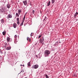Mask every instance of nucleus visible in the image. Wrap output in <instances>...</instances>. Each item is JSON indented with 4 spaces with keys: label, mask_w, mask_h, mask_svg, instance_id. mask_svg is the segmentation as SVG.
Masks as SVG:
<instances>
[{
    "label": "nucleus",
    "mask_w": 78,
    "mask_h": 78,
    "mask_svg": "<svg viewBox=\"0 0 78 78\" xmlns=\"http://www.w3.org/2000/svg\"><path fill=\"white\" fill-rule=\"evenodd\" d=\"M33 36V33H32L30 34V36L31 37V36Z\"/></svg>",
    "instance_id": "obj_29"
},
{
    "label": "nucleus",
    "mask_w": 78,
    "mask_h": 78,
    "mask_svg": "<svg viewBox=\"0 0 78 78\" xmlns=\"http://www.w3.org/2000/svg\"><path fill=\"white\" fill-rule=\"evenodd\" d=\"M47 19V17L46 16H45L44 20H43V21H45V19Z\"/></svg>",
    "instance_id": "obj_25"
},
{
    "label": "nucleus",
    "mask_w": 78,
    "mask_h": 78,
    "mask_svg": "<svg viewBox=\"0 0 78 78\" xmlns=\"http://www.w3.org/2000/svg\"><path fill=\"white\" fill-rule=\"evenodd\" d=\"M16 20L17 21V24L18 25H19L20 22H19V18L17 17L16 18Z\"/></svg>",
    "instance_id": "obj_8"
},
{
    "label": "nucleus",
    "mask_w": 78,
    "mask_h": 78,
    "mask_svg": "<svg viewBox=\"0 0 78 78\" xmlns=\"http://www.w3.org/2000/svg\"><path fill=\"white\" fill-rule=\"evenodd\" d=\"M7 41L8 42H9V41H10V38H9V37H8L7 38Z\"/></svg>",
    "instance_id": "obj_12"
},
{
    "label": "nucleus",
    "mask_w": 78,
    "mask_h": 78,
    "mask_svg": "<svg viewBox=\"0 0 78 78\" xmlns=\"http://www.w3.org/2000/svg\"><path fill=\"white\" fill-rule=\"evenodd\" d=\"M7 7L8 8H10V6H9V4H8L7 5Z\"/></svg>",
    "instance_id": "obj_17"
},
{
    "label": "nucleus",
    "mask_w": 78,
    "mask_h": 78,
    "mask_svg": "<svg viewBox=\"0 0 78 78\" xmlns=\"http://www.w3.org/2000/svg\"><path fill=\"white\" fill-rule=\"evenodd\" d=\"M12 18V15L11 14H9L7 16V19H11V18Z\"/></svg>",
    "instance_id": "obj_4"
},
{
    "label": "nucleus",
    "mask_w": 78,
    "mask_h": 78,
    "mask_svg": "<svg viewBox=\"0 0 78 78\" xmlns=\"http://www.w3.org/2000/svg\"><path fill=\"white\" fill-rule=\"evenodd\" d=\"M23 22H24V21H23L22 23H21V24L20 25V26H22V25H23Z\"/></svg>",
    "instance_id": "obj_19"
},
{
    "label": "nucleus",
    "mask_w": 78,
    "mask_h": 78,
    "mask_svg": "<svg viewBox=\"0 0 78 78\" xmlns=\"http://www.w3.org/2000/svg\"><path fill=\"white\" fill-rule=\"evenodd\" d=\"M11 49V47H7L5 49V50H10Z\"/></svg>",
    "instance_id": "obj_13"
},
{
    "label": "nucleus",
    "mask_w": 78,
    "mask_h": 78,
    "mask_svg": "<svg viewBox=\"0 0 78 78\" xmlns=\"http://www.w3.org/2000/svg\"><path fill=\"white\" fill-rule=\"evenodd\" d=\"M22 72H24V70H22L21 71L20 73H22Z\"/></svg>",
    "instance_id": "obj_30"
},
{
    "label": "nucleus",
    "mask_w": 78,
    "mask_h": 78,
    "mask_svg": "<svg viewBox=\"0 0 78 78\" xmlns=\"http://www.w3.org/2000/svg\"><path fill=\"white\" fill-rule=\"evenodd\" d=\"M30 62H28L27 65L28 66H30Z\"/></svg>",
    "instance_id": "obj_21"
},
{
    "label": "nucleus",
    "mask_w": 78,
    "mask_h": 78,
    "mask_svg": "<svg viewBox=\"0 0 78 78\" xmlns=\"http://www.w3.org/2000/svg\"><path fill=\"white\" fill-rule=\"evenodd\" d=\"M45 76L46 78H49V77H48V75H47V74H45Z\"/></svg>",
    "instance_id": "obj_23"
},
{
    "label": "nucleus",
    "mask_w": 78,
    "mask_h": 78,
    "mask_svg": "<svg viewBox=\"0 0 78 78\" xmlns=\"http://www.w3.org/2000/svg\"><path fill=\"white\" fill-rule=\"evenodd\" d=\"M1 22L2 23H4V20L3 19H2L1 20Z\"/></svg>",
    "instance_id": "obj_18"
},
{
    "label": "nucleus",
    "mask_w": 78,
    "mask_h": 78,
    "mask_svg": "<svg viewBox=\"0 0 78 78\" xmlns=\"http://www.w3.org/2000/svg\"><path fill=\"white\" fill-rule=\"evenodd\" d=\"M59 43H61V42H60Z\"/></svg>",
    "instance_id": "obj_37"
},
{
    "label": "nucleus",
    "mask_w": 78,
    "mask_h": 78,
    "mask_svg": "<svg viewBox=\"0 0 78 78\" xmlns=\"http://www.w3.org/2000/svg\"><path fill=\"white\" fill-rule=\"evenodd\" d=\"M23 66L22 65H20V66Z\"/></svg>",
    "instance_id": "obj_33"
},
{
    "label": "nucleus",
    "mask_w": 78,
    "mask_h": 78,
    "mask_svg": "<svg viewBox=\"0 0 78 78\" xmlns=\"http://www.w3.org/2000/svg\"><path fill=\"white\" fill-rule=\"evenodd\" d=\"M36 56V57H37V55Z\"/></svg>",
    "instance_id": "obj_34"
},
{
    "label": "nucleus",
    "mask_w": 78,
    "mask_h": 78,
    "mask_svg": "<svg viewBox=\"0 0 78 78\" xmlns=\"http://www.w3.org/2000/svg\"><path fill=\"white\" fill-rule=\"evenodd\" d=\"M50 1H49L48 3H47V6H50Z\"/></svg>",
    "instance_id": "obj_14"
},
{
    "label": "nucleus",
    "mask_w": 78,
    "mask_h": 78,
    "mask_svg": "<svg viewBox=\"0 0 78 78\" xmlns=\"http://www.w3.org/2000/svg\"><path fill=\"white\" fill-rule=\"evenodd\" d=\"M41 35H40L38 37V39H39V38H40L41 37Z\"/></svg>",
    "instance_id": "obj_27"
},
{
    "label": "nucleus",
    "mask_w": 78,
    "mask_h": 78,
    "mask_svg": "<svg viewBox=\"0 0 78 78\" xmlns=\"http://www.w3.org/2000/svg\"><path fill=\"white\" fill-rule=\"evenodd\" d=\"M23 3L24 5H25V6H27V0L23 1Z\"/></svg>",
    "instance_id": "obj_7"
},
{
    "label": "nucleus",
    "mask_w": 78,
    "mask_h": 78,
    "mask_svg": "<svg viewBox=\"0 0 78 78\" xmlns=\"http://www.w3.org/2000/svg\"><path fill=\"white\" fill-rule=\"evenodd\" d=\"M78 13L77 12H76L75 13V14L74 15V18H76V16H78Z\"/></svg>",
    "instance_id": "obj_10"
},
{
    "label": "nucleus",
    "mask_w": 78,
    "mask_h": 78,
    "mask_svg": "<svg viewBox=\"0 0 78 78\" xmlns=\"http://www.w3.org/2000/svg\"><path fill=\"white\" fill-rule=\"evenodd\" d=\"M2 34L3 35L5 36V34H6V31H4V32H3Z\"/></svg>",
    "instance_id": "obj_15"
},
{
    "label": "nucleus",
    "mask_w": 78,
    "mask_h": 78,
    "mask_svg": "<svg viewBox=\"0 0 78 78\" xmlns=\"http://www.w3.org/2000/svg\"><path fill=\"white\" fill-rule=\"evenodd\" d=\"M8 45V44H5V48H6V47H7V45Z\"/></svg>",
    "instance_id": "obj_26"
},
{
    "label": "nucleus",
    "mask_w": 78,
    "mask_h": 78,
    "mask_svg": "<svg viewBox=\"0 0 78 78\" xmlns=\"http://www.w3.org/2000/svg\"><path fill=\"white\" fill-rule=\"evenodd\" d=\"M25 78H27V77H25Z\"/></svg>",
    "instance_id": "obj_36"
},
{
    "label": "nucleus",
    "mask_w": 78,
    "mask_h": 78,
    "mask_svg": "<svg viewBox=\"0 0 78 78\" xmlns=\"http://www.w3.org/2000/svg\"><path fill=\"white\" fill-rule=\"evenodd\" d=\"M25 16H24L23 18V22H24V20H25Z\"/></svg>",
    "instance_id": "obj_24"
},
{
    "label": "nucleus",
    "mask_w": 78,
    "mask_h": 78,
    "mask_svg": "<svg viewBox=\"0 0 78 78\" xmlns=\"http://www.w3.org/2000/svg\"><path fill=\"white\" fill-rule=\"evenodd\" d=\"M29 42H31V39H30L29 40Z\"/></svg>",
    "instance_id": "obj_32"
},
{
    "label": "nucleus",
    "mask_w": 78,
    "mask_h": 78,
    "mask_svg": "<svg viewBox=\"0 0 78 78\" xmlns=\"http://www.w3.org/2000/svg\"><path fill=\"white\" fill-rule=\"evenodd\" d=\"M38 67L39 66H38V65H36L34 66H32V69H37Z\"/></svg>",
    "instance_id": "obj_5"
},
{
    "label": "nucleus",
    "mask_w": 78,
    "mask_h": 78,
    "mask_svg": "<svg viewBox=\"0 0 78 78\" xmlns=\"http://www.w3.org/2000/svg\"><path fill=\"white\" fill-rule=\"evenodd\" d=\"M0 11L2 12H5L6 11V8L5 7H2L1 9H0Z\"/></svg>",
    "instance_id": "obj_3"
},
{
    "label": "nucleus",
    "mask_w": 78,
    "mask_h": 78,
    "mask_svg": "<svg viewBox=\"0 0 78 78\" xmlns=\"http://www.w3.org/2000/svg\"><path fill=\"white\" fill-rule=\"evenodd\" d=\"M13 27L14 28H16L17 27V24L16 23H14L13 24Z\"/></svg>",
    "instance_id": "obj_11"
},
{
    "label": "nucleus",
    "mask_w": 78,
    "mask_h": 78,
    "mask_svg": "<svg viewBox=\"0 0 78 78\" xmlns=\"http://www.w3.org/2000/svg\"><path fill=\"white\" fill-rule=\"evenodd\" d=\"M32 13L34 14H35V11L34 10H33L32 11Z\"/></svg>",
    "instance_id": "obj_22"
},
{
    "label": "nucleus",
    "mask_w": 78,
    "mask_h": 78,
    "mask_svg": "<svg viewBox=\"0 0 78 78\" xmlns=\"http://www.w3.org/2000/svg\"><path fill=\"white\" fill-rule=\"evenodd\" d=\"M55 3V0H51V3L52 4Z\"/></svg>",
    "instance_id": "obj_20"
},
{
    "label": "nucleus",
    "mask_w": 78,
    "mask_h": 78,
    "mask_svg": "<svg viewBox=\"0 0 78 78\" xmlns=\"http://www.w3.org/2000/svg\"><path fill=\"white\" fill-rule=\"evenodd\" d=\"M50 54V52L49 50H46L44 52V55L45 57H48V55Z\"/></svg>",
    "instance_id": "obj_1"
},
{
    "label": "nucleus",
    "mask_w": 78,
    "mask_h": 78,
    "mask_svg": "<svg viewBox=\"0 0 78 78\" xmlns=\"http://www.w3.org/2000/svg\"><path fill=\"white\" fill-rule=\"evenodd\" d=\"M24 66H25V65H23V67H24Z\"/></svg>",
    "instance_id": "obj_35"
},
{
    "label": "nucleus",
    "mask_w": 78,
    "mask_h": 78,
    "mask_svg": "<svg viewBox=\"0 0 78 78\" xmlns=\"http://www.w3.org/2000/svg\"><path fill=\"white\" fill-rule=\"evenodd\" d=\"M14 37L15 38L14 43L15 44H16V42L18 41V40L17 39V36L16 35H15Z\"/></svg>",
    "instance_id": "obj_6"
},
{
    "label": "nucleus",
    "mask_w": 78,
    "mask_h": 78,
    "mask_svg": "<svg viewBox=\"0 0 78 78\" xmlns=\"http://www.w3.org/2000/svg\"><path fill=\"white\" fill-rule=\"evenodd\" d=\"M16 17H19V14H18V13H16Z\"/></svg>",
    "instance_id": "obj_16"
},
{
    "label": "nucleus",
    "mask_w": 78,
    "mask_h": 78,
    "mask_svg": "<svg viewBox=\"0 0 78 78\" xmlns=\"http://www.w3.org/2000/svg\"><path fill=\"white\" fill-rule=\"evenodd\" d=\"M44 38L42 37V38H41L39 40L40 43H41L42 45H44Z\"/></svg>",
    "instance_id": "obj_2"
},
{
    "label": "nucleus",
    "mask_w": 78,
    "mask_h": 78,
    "mask_svg": "<svg viewBox=\"0 0 78 78\" xmlns=\"http://www.w3.org/2000/svg\"><path fill=\"white\" fill-rule=\"evenodd\" d=\"M58 44V42H57L55 43V45H57Z\"/></svg>",
    "instance_id": "obj_28"
},
{
    "label": "nucleus",
    "mask_w": 78,
    "mask_h": 78,
    "mask_svg": "<svg viewBox=\"0 0 78 78\" xmlns=\"http://www.w3.org/2000/svg\"><path fill=\"white\" fill-rule=\"evenodd\" d=\"M18 14H19V15H20V13L22 12V10H21V9H18Z\"/></svg>",
    "instance_id": "obj_9"
},
{
    "label": "nucleus",
    "mask_w": 78,
    "mask_h": 78,
    "mask_svg": "<svg viewBox=\"0 0 78 78\" xmlns=\"http://www.w3.org/2000/svg\"><path fill=\"white\" fill-rule=\"evenodd\" d=\"M29 39H30V38H29L28 37H27V41H28V40H29Z\"/></svg>",
    "instance_id": "obj_31"
}]
</instances>
